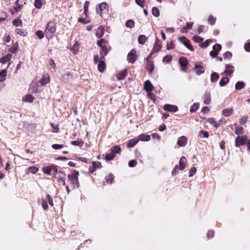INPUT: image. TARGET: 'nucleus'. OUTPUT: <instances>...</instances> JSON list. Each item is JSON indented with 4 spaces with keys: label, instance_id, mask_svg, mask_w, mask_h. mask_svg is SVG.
<instances>
[{
    "label": "nucleus",
    "instance_id": "nucleus-46",
    "mask_svg": "<svg viewBox=\"0 0 250 250\" xmlns=\"http://www.w3.org/2000/svg\"><path fill=\"white\" fill-rule=\"evenodd\" d=\"M13 25L18 27L20 25L21 26L22 25V21L21 20L19 19H16L13 21Z\"/></svg>",
    "mask_w": 250,
    "mask_h": 250
},
{
    "label": "nucleus",
    "instance_id": "nucleus-32",
    "mask_svg": "<svg viewBox=\"0 0 250 250\" xmlns=\"http://www.w3.org/2000/svg\"><path fill=\"white\" fill-rule=\"evenodd\" d=\"M245 85V83L242 81H239L236 83L235 88L236 90H241L243 89Z\"/></svg>",
    "mask_w": 250,
    "mask_h": 250
},
{
    "label": "nucleus",
    "instance_id": "nucleus-12",
    "mask_svg": "<svg viewBox=\"0 0 250 250\" xmlns=\"http://www.w3.org/2000/svg\"><path fill=\"white\" fill-rule=\"evenodd\" d=\"M188 142V139L186 137L182 136L179 137L177 141V144L180 146H185Z\"/></svg>",
    "mask_w": 250,
    "mask_h": 250
},
{
    "label": "nucleus",
    "instance_id": "nucleus-58",
    "mask_svg": "<svg viewBox=\"0 0 250 250\" xmlns=\"http://www.w3.org/2000/svg\"><path fill=\"white\" fill-rule=\"evenodd\" d=\"M243 128L241 126H237L235 130V133L236 134H240L243 133Z\"/></svg>",
    "mask_w": 250,
    "mask_h": 250
},
{
    "label": "nucleus",
    "instance_id": "nucleus-48",
    "mask_svg": "<svg viewBox=\"0 0 250 250\" xmlns=\"http://www.w3.org/2000/svg\"><path fill=\"white\" fill-rule=\"evenodd\" d=\"M248 119V116L245 115V116H243L240 119V124L241 125H245L246 124V123L247 122Z\"/></svg>",
    "mask_w": 250,
    "mask_h": 250
},
{
    "label": "nucleus",
    "instance_id": "nucleus-35",
    "mask_svg": "<svg viewBox=\"0 0 250 250\" xmlns=\"http://www.w3.org/2000/svg\"><path fill=\"white\" fill-rule=\"evenodd\" d=\"M71 144L75 146L82 147L83 145V142L82 140H78L77 141H71Z\"/></svg>",
    "mask_w": 250,
    "mask_h": 250
},
{
    "label": "nucleus",
    "instance_id": "nucleus-55",
    "mask_svg": "<svg viewBox=\"0 0 250 250\" xmlns=\"http://www.w3.org/2000/svg\"><path fill=\"white\" fill-rule=\"evenodd\" d=\"M179 170H181V169H180V167L178 166V165H176L174 167V168L172 171V172H171L172 175L173 176L176 175Z\"/></svg>",
    "mask_w": 250,
    "mask_h": 250
},
{
    "label": "nucleus",
    "instance_id": "nucleus-60",
    "mask_svg": "<svg viewBox=\"0 0 250 250\" xmlns=\"http://www.w3.org/2000/svg\"><path fill=\"white\" fill-rule=\"evenodd\" d=\"M46 200H47V202H48V203L49 204V205L51 206H53V200L51 197V196L49 194H47L46 195Z\"/></svg>",
    "mask_w": 250,
    "mask_h": 250
},
{
    "label": "nucleus",
    "instance_id": "nucleus-24",
    "mask_svg": "<svg viewBox=\"0 0 250 250\" xmlns=\"http://www.w3.org/2000/svg\"><path fill=\"white\" fill-rule=\"evenodd\" d=\"M11 58L12 55L10 54H7L6 56L0 58V62L4 64L8 61H9Z\"/></svg>",
    "mask_w": 250,
    "mask_h": 250
},
{
    "label": "nucleus",
    "instance_id": "nucleus-16",
    "mask_svg": "<svg viewBox=\"0 0 250 250\" xmlns=\"http://www.w3.org/2000/svg\"><path fill=\"white\" fill-rule=\"evenodd\" d=\"M233 112V109L232 107L227 108L222 110V113L224 116L229 117L232 115Z\"/></svg>",
    "mask_w": 250,
    "mask_h": 250
},
{
    "label": "nucleus",
    "instance_id": "nucleus-40",
    "mask_svg": "<svg viewBox=\"0 0 250 250\" xmlns=\"http://www.w3.org/2000/svg\"><path fill=\"white\" fill-rule=\"evenodd\" d=\"M151 12H152V15L156 17H158L160 15V11H159V9L157 7H153L152 8Z\"/></svg>",
    "mask_w": 250,
    "mask_h": 250
},
{
    "label": "nucleus",
    "instance_id": "nucleus-26",
    "mask_svg": "<svg viewBox=\"0 0 250 250\" xmlns=\"http://www.w3.org/2000/svg\"><path fill=\"white\" fill-rule=\"evenodd\" d=\"M139 142V140L137 138H133L130 140L127 145L128 147L131 148L133 147Z\"/></svg>",
    "mask_w": 250,
    "mask_h": 250
},
{
    "label": "nucleus",
    "instance_id": "nucleus-28",
    "mask_svg": "<svg viewBox=\"0 0 250 250\" xmlns=\"http://www.w3.org/2000/svg\"><path fill=\"white\" fill-rule=\"evenodd\" d=\"M105 63L103 61H101L99 62L98 64V69L100 72H103L105 70Z\"/></svg>",
    "mask_w": 250,
    "mask_h": 250
},
{
    "label": "nucleus",
    "instance_id": "nucleus-17",
    "mask_svg": "<svg viewBox=\"0 0 250 250\" xmlns=\"http://www.w3.org/2000/svg\"><path fill=\"white\" fill-rule=\"evenodd\" d=\"M92 165L93 167L89 168V170H90L91 173H92L94 171H95L97 168H99L102 167L101 163L98 161L93 162Z\"/></svg>",
    "mask_w": 250,
    "mask_h": 250
},
{
    "label": "nucleus",
    "instance_id": "nucleus-63",
    "mask_svg": "<svg viewBox=\"0 0 250 250\" xmlns=\"http://www.w3.org/2000/svg\"><path fill=\"white\" fill-rule=\"evenodd\" d=\"M79 49L78 45L75 43L71 48V51L74 54H76Z\"/></svg>",
    "mask_w": 250,
    "mask_h": 250
},
{
    "label": "nucleus",
    "instance_id": "nucleus-41",
    "mask_svg": "<svg viewBox=\"0 0 250 250\" xmlns=\"http://www.w3.org/2000/svg\"><path fill=\"white\" fill-rule=\"evenodd\" d=\"M25 102L32 103L33 102L34 97L31 95H26L23 99Z\"/></svg>",
    "mask_w": 250,
    "mask_h": 250
},
{
    "label": "nucleus",
    "instance_id": "nucleus-36",
    "mask_svg": "<svg viewBox=\"0 0 250 250\" xmlns=\"http://www.w3.org/2000/svg\"><path fill=\"white\" fill-rule=\"evenodd\" d=\"M6 73L7 71L6 69H3L0 72V82H3L5 80L6 77Z\"/></svg>",
    "mask_w": 250,
    "mask_h": 250
},
{
    "label": "nucleus",
    "instance_id": "nucleus-50",
    "mask_svg": "<svg viewBox=\"0 0 250 250\" xmlns=\"http://www.w3.org/2000/svg\"><path fill=\"white\" fill-rule=\"evenodd\" d=\"M211 42V40H207L205 42H202L200 44L199 46L201 48H206L208 47L209 45V42Z\"/></svg>",
    "mask_w": 250,
    "mask_h": 250
},
{
    "label": "nucleus",
    "instance_id": "nucleus-49",
    "mask_svg": "<svg viewBox=\"0 0 250 250\" xmlns=\"http://www.w3.org/2000/svg\"><path fill=\"white\" fill-rule=\"evenodd\" d=\"M120 150V147L118 146H114L111 148V152L114 153L115 155L116 153H118Z\"/></svg>",
    "mask_w": 250,
    "mask_h": 250
},
{
    "label": "nucleus",
    "instance_id": "nucleus-54",
    "mask_svg": "<svg viewBox=\"0 0 250 250\" xmlns=\"http://www.w3.org/2000/svg\"><path fill=\"white\" fill-rule=\"evenodd\" d=\"M42 2L41 0H35L34 2V6L38 9L41 8L42 6Z\"/></svg>",
    "mask_w": 250,
    "mask_h": 250
},
{
    "label": "nucleus",
    "instance_id": "nucleus-7",
    "mask_svg": "<svg viewBox=\"0 0 250 250\" xmlns=\"http://www.w3.org/2000/svg\"><path fill=\"white\" fill-rule=\"evenodd\" d=\"M137 59L136 52L132 49L129 52L127 56V60L129 63H134Z\"/></svg>",
    "mask_w": 250,
    "mask_h": 250
},
{
    "label": "nucleus",
    "instance_id": "nucleus-52",
    "mask_svg": "<svg viewBox=\"0 0 250 250\" xmlns=\"http://www.w3.org/2000/svg\"><path fill=\"white\" fill-rule=\"evenodd\" d=\"M107 44V42L104 39H101L97 42V44L101 48H102L104 46Z\"/></svg>",
    "mask_w": 250,
    "mask_h": 250
},
{
    "label": "nucleus",
    "instance_id": "nucleus-39",
    "mask_svg": "<svg viewBox=\"0 0 250 250\" xmlns=\"http://www.w3.org/2000/svg\"><path fill=\"white\" fill-rule=\"evenodd\" d=\"M207 122L214 125L216 128L219 126V124L216 123L213 118H209L207 119Z\"/></svg>",
    "mask_w": 250,
    "mask_h": 250
},
{
    "label": "nucleus",
    "instance_id": "nucleus-57",
    "mask_svg": "<svg viewBox=\"0 0 250 250\" xmlns=\"http://www.w3.org/2000/svg\"><path fill=\"white\" fill-rule=\"evenodd\" d=\"M28 171L32 173H36L39 169L38 168L36 167H28Z\"/></svg>",
    "mask_w": 250,
    "mask_h": 250
},
{
    "label": "nucleus",
    "instance_id": "nucleus-61",
    "mask_svg": "<svg viewBox=\"0 0 250 250\" xmlns=\"http://www.w3.org/2000/svg\"><path fill=\"white\" fill-rule=\"evenodd\" d=\"M136 3L142 8L145 6V0H135Z\"/></svg>",
    "mask_w": 250,
    "mask_h": 250
},
{
    "label": "nucleus",
    "instance_id": "nucleus-5",
    "mask_svg": "<svg viewBox=\"0 0 250 250\" xmlns=\"http://www.w3.org/2000/svg\"><path fill=\"white\" fill-rule=\"evenodd\" d=\"M248 141V137L246 135L237 136L235 139V146L238 147L241 146H244Z\"/></svg>",
    "mask_w": 250,
    "mask_h": 250
},
{
    "label": "nucleus",
    "instance_id": "nucleus-13",
    "mask_svg": "<svg viewBox=\"0 0 250 250\" xmlns=\"http://www.w3.org/2000/svg\"><path fill=\"white\" fill-rule=\"evenodd\" d=\"M153 88V86L149 80L146 81L144 83V89L147 93L150 92Z\"/></svg>",
    "mask_w": 250,
    "mask_h": 250
},
{
    "label": "nucleus",
    "instance_id": "nucleus-33",
    "mask_svg": "<svg viewBox=\"0 0 250 250\" xmlns=\"http://www.w3.org/2000/svg\"><path fill=\"white\" fill-rule=\"evenodd\" d=\"M114 178V175L111 173H109L105 177V179L107 183L111 184L113 182Z\"/></svg>",
    "mask_w": 250,
    "mask_h": 250
},
{
    "label": "nucleus",
    "instance_id": "nucleus-31",
    "mask_svg": "<svg viewBox=\"0 0 250 250\" xmlns=\"http://www.w3.org/2000/svg\"><path fill=\"white\" fill-rule=\"evenodd\" d=\"M18 48V43L17 42H16L13 44L12 47L8 49V51L12 53H15L17 51Z\"/></svg>",
    "mask_w": 250,
    "mask_h": 250
},
{
    "label": "nucleus",
    "instance_id": "nucleus-27",
    "mask_svg": "<svg viewBox=\"0 0 250 250\" xmlns=\"http://www.w3.org/2000/svg\"><path fill=\"white\" fill-rule=\"evenodd\" d=\"M219 75L216 72H212L210 75V81L212 83L216 82L219 79Z\"/></svg>",
    "mask_w": 250,
    "mask_h": 250
},
{
    "label": "nucleus",
    "instance_id": "nucleus-29",
    "mask_svg": "<svg viewBox=\"0 0 250 250\" xmlns=\"http://www.w3.org/2000/svg\"><path fill=\"white\" fill-rule=\"evenodd\" d=\"M104 34V28L101 26L98 28L97 30L96 36L98 38H101L103 36Z\"/></svg>",
    "mask_w": 250,
    "mask_h": 250
},
{
    "label": "nucleus",
    "instance_id": "nucleus-64",
    "mask_svg": "<svg viewBox=\"0 0 250 250\" xmlns=\"http://www.w3.org/2000/svg\"><path fill=\"white\" fill-rule=\"evenodd\" d=\"M196 168L195 167H192L189 172V177L193 176L194 174L196 173Z\"/></svg>",
    "mask_w": 250,
    "mask_h": 250
},
{
    "label": "nucleus",
    "instance_id": "nucleus-19",
    "mask_svg": "<svg viewBox=\"0 0 250 250\" xmlns=\"http://www.w3.org/2000/svg\"><path fill=\"white\" fill-rule=\"evenodd\" d=\"M79 175V172L77 170H74V172L71 174H68L67 175V178L69 181L71 182L74 181L75 178H77V177Z\"/></svg>",
    "mask_w": 250,
    "mask_h": 250
},
{
    "label": "nucleus",
    "instance_id": "nucleus-34",
    "mask_svg": "<svg viewBox=\"0 0 250 250\" xmlns=\"http://www.w3.org/2000/svg\"><path fill=\"white\" fill-rule=\"evenodd\" d=\"M146 39L147 37L146 36L141 35L138 37V40L140 44H144L145 43Z\"/></svg>",
    "mask_w": 250,
    "mask_h": 250
},
{
    "label": "nucleus",
    "instance_id": "nucleus-30",
    "mask_svg": "<svg viewBox=\"0 0 250 250\" xmlns=\"http://www.w3.org/2000/svg\"><path fill=\"white\" fill-rule=\"evenodd\" d=\"M229 79L227 77H223L220 81L219 85L221 86H224L229 82Z\"/></svg>",
    "mask_w": 250,
    "mask_h": 250
},
{
    "label": "nucleus",
    "instance_id": "nucleus-51",
    "mask_svg": "<svg viewBox=\"0 0 250 250\" xmlns=\"http://www.w3.org/2000/svg\"><path fill=\"white\" fill-rule=\"evenodd\" d=\"M42 206L44 210H47L48 208L46 198L42 199Z\"/></svg>",
    "mask_w": 250,
    "mask_h": 250
},
{
    "label": "nucleus",
    "instance_id": "nucleus-15",
    "mask_svg": "<svg viewBox=\"0 0 250 250\" xmlns=\"http://www.w3.org/2000/svg\"><path fill=\"white\" fill-rule=\"evenodd\" d=\"M57 174H58L57 178L59 179H60L61 181L62 182L63 185H65V176H66V174H65V172L63 171H61V170L58 171V170Z\"/></svg>",
    "mask_w": 250,
    "mask_h": 250
},
{
    "label": "nucleus",
    "instance_id": "nucleus-37",
    "mask_svg": "<svg viewBox=\"0 0 250 250\" xmlns=\"http://www.w3.org/2000/svg\"><path fill=\"white\" fill-rule=\"evenodd\" d=\"M134 21L132 20H128L125 22V26L129 28H132L134 26Z\"/></svg>",
    "mask_w": 250,
    "mask_h": 250
},
{
    "label": "nucleus",
    "instance_id": "nucleus-59",
    "mask_svg": "<svg viewBox=\"0 0 250 250\" xmlns=\"http://www.w3.org/2000/svg\"><path fill=\"white\" fill-rule=\"evenodd\" d=\"M216 19L214 18L212 16L210 15L209 16L208 19V22L211 25H213L215 23Z\"/></svg>",
    "mask_w": 250,
    "mask_h": 250
},
{
    "label": "nucleus",
    "instance_id": "nucleus-23",
    "mask_svg": "<svg viewBox=\"0 0 250 250\" xmlns=\"http://www.w3.org/2000/svg\"><path fill=\"white\" fill-rule=\"evenodd\" d=\"M154 63L152 61H150L147 62V66L146 67V69L147 70L149 74H152V72L154 70Z\"/></svg>",
    "mask_w": 250,
    "mask_h": 250
},
{
    "label": "nucleus",
    "instance_id": "nucleus-9",
    "mask_svg": "<svg viewBox=\"0 0 250 250\" xmlns=\"http://www.w3.org/2000/svg\"><path fill=\"white\" fill-rule=\"evenodd\" d=\"M179 63L182 67V70L185 71L186 67L188 63V59L184 57H181L179 59Z\"/></svg>",
    "mask_w": 250,
    "mask_h": 250
},
{
    "label": "nucleus",
    "instance_id": "nucleus-47",
    "mask_svg": "<svg viewBox=\"0 0 250 250\" xmlns=\"http://www.w3.org/2000/svg\"><path fill=\"white\" fill-rule=\"evenodd\" d=\"M115 155L114 153L110 152L106 155L105 160L106 161H110L113 160L115 157Z\"/></svg>",
    "mask_w": 250,
    "mask_h": 250
},
{
    "label": "nucleus",
    "instance_id": "nucleus-4",
    "mask_svg": "<svg viewBox=\"0 0 250 250\" xmlns=\"http://www.w3.org/2000/svg\"><path fill=\"white\" fill-rule=\"evenodd\" d=\"M178 40L191 51L194 50V47L192 45L190 44V41L187 39L186 37H178Z\"/></svg>",
    "mask_w": 250,
    "mask_h": 250
},
{
    "label": "nucleus",
    "instance_id": "nucleus-25",
    "mask_svg": "<svg viewBox=\"0 0 250 250\" xmlns=\"http://www.w3.org/2000/svg\"><path fill=\"white\" fill-rule=\"evenodd\" d=\"M108 53L107 44L101 48L100 51L101 58L103 59Z\"/></svg>",
    "mask_w": 250,
    "mask_h": 250
},
{
    "label": "nucleus",
    "instance_id": "nucleus-20",
    "mask_svg": "<svg viewBox=\"0 0 250 250\" xmlns=\"http://www.w3.org/2000/svg\"><path fill=\"white\" fill-rule=\"evenodd\" d=\"M127 75V70L125 69L121 71L117 74V78L119 80H122L125 78Z\"/></svg>",
    "mask_w": 250,
    "mask_h": 250
},
{
    "label": "nucleus",
    "instance_id": "nucleus-11",
    "mask_svg": "<svg viewBox=\"0 0 250 250\" xmlns=\"http://www.w3.org/2000/svg\"><path fill=\"white\" fill-rule=\"evenodd\" d=\"M162 48V45L160 42V41L158 38H156V40L155 41L152 52L154 53L158 52Z\"/></svg>",
    "mask_w": 250,
    "mask_h": 250
},
{
    "label": "nucleus",
    "instance_id": "nucleus-8",
    "mask_svg": "<svg viewBox=\"0 0 250 250\" xmlns=\"http://www.w3.org/2000/svg\"><path fill=\"white\" fill-rule=\"evenodd\" d=\"M163 109L165 111L173 112H176L178 110V108L177 106L175 105H171L170 104H166L164 105Z\"/></svg>",
    "mask_w": 250,
    "mask_h": 250
},
{
    "label": "nucleus",
    "instance_id": "nucleus-38",
    "mask_svg": "<svg viewBox=\"0 0 250 250\" xmlns=\"http://www.w3.org/2000/svg\"><path fill=\"white\" fill-rule=\"evenodd\" d=\"M199 136L201 138H208L209 134L208 131L201 130L199 133Z\"/></svg>",
    "mask_w": 250,
    "mask_h": 250
},
{
    "label": "nucleus",
    "instance_id": "nucleus-3",
    "mask_svg": "<svg viewBox=\"0 0 250 250\" xmlns=\"http://www.w3.org/2000/svg\"><path fill=\"white\" fill-rule=\"evenodd\" d=\"M99 10L97 7L96 11L98 14L102 17L104 14H107L108 13V6L106 2H103L98 5Z\"/></svg>",
    "mask_w": 250,
    "mask_h": 250
},
{
    "label": "nucleus",
    "instance_id": "nucleus-53",
    "mask_svg": "<svg viewBox=\"0 0 250 250\" xmlns=\"http://www.w3.org/2000/svg\"><path fill=\"white\" fill-rule=\"evenodd\" d=\"M71 184L72 185L73 188H79V184L78 182V176L77 177V178H75V179L74 181L71 182Z\"/></svg>",
    "mask_w": 250,
    "mask_h": 250
},
{
    "label": "nucleus",
    "instance_id": "nucleus-2",
    "mask_svg": "<svg viewBox=\"0 0 250 250\" xmlns=\"http://www.w3.org/2000/svg\"><path fill=\"white\" fill-rule=\"evenodd\" d=\"M42 171L44 173L48 175L57 177L56 175L58 173V169L54 165L44 167H42Z\"/></svg>",
    "mask_w": 250,
    "mask_h": 250
},
{
    "label": "nucleus",
    "instance_id": "nucleus-21",
    "mask_svg": "<svg viewBox=\"0 0 250 250\" xmlns=\"http://www.w3.org/2000/svg\"><path fill=\"white\" fill-rule=\"evenodd\" d=\"M186 158L184 156L182 157L180 160L179 165L178 166L180 167V169H181V170H183L186 167Z\"/></svg>",
    "mask_w": 250,
    "mask_h": 250
},
{
    "label": "nucleus",
    "instance_id": "nucleus-43",
    "mask_svg": "<svg viewBox=\"0 0 250 250\" xmlns=\"http://www.w3.org/2000/svg\"><path fill=\"white\" fill-rule=\"evenodd\" d=\"M16 32L21 36H25L27 35V32L25 30L20 28L16 29Z\"/></svg>",
    "mask_w": 250,
    "mask_h": 250
},
{
    "label": "nucleus",
    "instance_id": "nucleus-6",
    "mask_svg": "<svg viewBox=\"0 0 250 250\" xmlns=\"http://www.w3.org/2000/svg\"><path fill=\"white\" fill-rule=\"evenodd\" d=\"M222 46L219 43L214 44L213 46V50L209 52V55L212 58H215L218 55L219 52L221 50Z\"/></svg>",
    "mask_w": 250,
    "mask_h": 250
},
{
    "label": "nucleus",
    "instance_id": "nucleus-10",
    "mask_svg": "<svg viewBox=\"0 0 250 250\" xmlns=\"http://www.w3.org/2000/svg\"><path fill=\"white\" fill-rule=\"evenodd\" d=\"M50 82V78L49 75L45 73L42 76L41 80L40 81V83L42 85L44 86Z\"/></svg>",
    "mask_w": 250,
    "mask_h": 250
},
{
    "label": "nucleus",
    "instance_id": "nucleus-22",
    "mask_svg": "<svg viewBox=\"0 0 250 250\" xmlns=\"http://www.w3.org/2000/svg\"><path fill=\"white\" fill-rule=\"evenodd\" d=\"M204 102L206 104H209L211 102V96L209 92H206L204 97Z\"/></svg>",
    "mask_w": 250,
    "mask_h": 250
},
{
    "label": "nucleus",
    "instance_id": "nucleus-42",
    "mask_svg": "<svg viewBox=\"0 0 250 250\" xmlns=\"http://www.w3.org/2000/svg\"><path fill=\"white\" fill-rule=\"evenodd\" d=\"M199 107V104L198 103H194L190 107V111L191 113L195 112Z\"/></svg>",
    "mask_w": 250,
    "mask_h": 250
},
{
    "label": "nucleus",
    "instance_id": "nucleus-1",
    "mask_svg": "<svg viewBox=\"0 0 250 250\" xmlns=\"http://www.w3.org/2000/svg\"><path fill=\"white\" fill-rule=\"evenodd\" d=\"M56 31V23L53 21H49L44 31L46 38L48 40L52 39Z\"/></svg>",
    "mask_w": 250,
    "mask_h": 250
},
{
    "label": "nucleus",
    "instance_id": "nucleus-18",
    "mask_svg": "<svg viewBox=\"0 0 250 250\" xmlns=\"http://www.w3.org/2000/svg\"><path fill=\"white\" fill-rule=\"evenodd\" d=\"M138 140L141 141H149L150 140V136L146 134H141L137 137Z\"/></svg>",
    "mask_w": 250,
    "mask_h": 250
},
{
    "label": "nucleus",
    "instance_id": "nucleus-14",
    "mask_svg": "<svg viewBox=\"0 0 250 250\" xmlns=\"http://www.w3.org/2000/svg\"><path fill=\"white\" fill-rule=\"evenodd\" d=\"M194 69L196 71V74L197 75H200L205 72V68L201 65L196 64L194 66Z\"/></svg>",
    "mask_w": 250,
    "mask_h": 250
},
{
    "label": "nucleus",
    "instance_id": "nucleus-62",
    "mask_svg": "<svg viewBox=\"0 0 250 250\" xmlns=\"http://www.w3.org/2000/svg\"><path fill=\"white\" fill-rule=\"evenodd\" d=\"M137 165V161L135 160H132L129 161L128 166L130 167H133Z\"/></svg>",
    "mask_w": 250,
    "mask_h": 250
},
{
    "label": "nucleus",
    "instance_id": "nucleus-44",
    "mask_svg": "<svg viewBox=\"0 0 250 250\" xmlns=\"http://www.w3.org/2000/svg\"><path fill=\"white\" fill-rule=\"evenodd\" d=\"M192 40L197 43H200L202 42L204 39L200 36L194 35L192 37Z\"/></svg>",
    "mask_w": 250,
    "mask_h": 250
},
{
    "label": "nucleus",
    "instance_id": "nucleus-45",
    "mask_svg": "<svg viewBox=\"0 0 250 250\" xmlns=\"http://www.w3.org/2000/svg\"><path fill=\"white\" fill-rule=\"evenodd\" d=\"M172 56L170 55H167L165 56L163 59V62L168 63L172 60Z\"/></svg>",
    "mask_w": 250,
    "mask_h": 250
},
{
    "label": "nucleus",
    "instance_id": "nucleus-56",
    "mask_svg": "<svg viewBox=\"0 0 250 250\" xmlns=\"http://www.w3.org/2000/svg\"><path fill=\"white\" fill-rule=\"evenodd\" d=\"M44 34L45 33H44L41 30H38L36 33V35L40 39H42L43 38Z\"/></svg>",
    "mask_w": 250,
    "mask_h": 250
}]
</instances>
